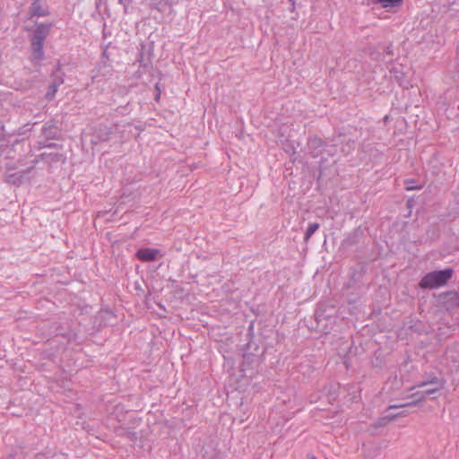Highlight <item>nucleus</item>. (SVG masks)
<instances>
[{"instance_id": "obj_1", "label": "nucleus", "mask_w": 459, "mask_h": 459, "mask_svg": "<svg viewBox=\"0 0 459 459\" xmlns=\"http://www.w3.org/2000/svg\"><path fill=\"white\" fill-rule=\"evenodd\" d=\"M452 276V269L431 272L421 279L420 287L422 289H438L445 286Z\"/></svg>"}, {"instance_id": "obj_2", "label": "nucleus", "mask_w": 459, "mask_h": 459, "mask_svg": "<svg viewBox=\"0 0 459 459\" xmlns=\"http://www.w3.org/2000/svg\"><path fill=\"white\" fill-rule=\"evenodd\" d=\"M401 2H374L372 11L380 19H386L396 11Z\"/></svg>"}, {"instance_id": "obj_3", "label": "nucleus", "mask_w": 459, "mask_h": 459, "mask_svg": "<svg viewBox=\"0 0 459 459\" xmlns=\"http://www.w3.org/2000/svg\"><path fill=\"white\" fill-rule=\"evenodd\" d=\"M159 254L160 250L156 248H142L136 252L135 256L143 262H149L155 260Z\"/></svg>"}, {"instance_id": "obj_4", "label": "nucleus", "mask_w": 459, "mask_h": 459, "mask_svg": "<svg viewBox=\"0 0 459 459\" xmlns=\"http://www.w3.org/2000/svg\"><path fill=\"white\" fill-rule=\"evenodd\" d=\"M429 384L435 385V387L425 389L422 392L420 401L424 400L425 396H427V395H432V394H435L436 393H437L439 390H441L444 387L445 383L437 378H433L429 382Z\"/></svg>"}, {"instance_id": "obj_5", "label": "nucleus", "mask_w": 459, "mask_h": 459, "mask_svg": "<svg viewBox=\"0 0 459 459\" xmlns=\"http://www.w3.org/2000/svg\"><path fill=\"white\" fill-rule=\"evenodd\" d=\"M49 30V27L47 25H38L34 31V35L31 40H36V42H40L43 44L45 38L47 37Z\"/></svg>"}, {"instance_id": "obj_6", "label": "nucleus", "mask_w": 459, "mask_h": 459, "mask_svg": "<svg viewBox=\"0 0 459 459\" xmlns=\"http://www.w3.org/2000/svg\"><path fill=\"white\" fill-rule=\"evenodd\" d=\"M31 47L33 51V57L35 59H41L43 56V44L40 42H36V40H31Z\"/></svg>"}, {"instance_id": "obj_7", "label": "nucleus", "mask_w": 459, "mask_h": 459, "mask_svg": "<svg viewBox=\"0 0 459 459\" xmlns=\"http://www.w3.org/2000/svg\"><path fill=\"white\" fill-rule=\"evenodd\" d=\"M319 229V224L315 222V223H311L308 225L307 229V231H306V234H305V238H304V240L306 242H307L310 238L312 237V235Z\"/></svg>"}, {"instance_id": "obj_8", "label": "nucleus", "mask_w": 459, "mask_h": 459, "mask_svg": "<svg viewBox=\"0 0 459 459\" xmlns=\"http://www.w3.org/2000/svg\"><path fill=\"white\" fill-rule=\"evenodd\" d=\"M421 186H408L407 189L408 190H412V189H420Z\"/></svg>"}, {"instance_id": "obj_9", "label": "nucleus", "mask_w": 459, "mask_h": 459, "mask_svg": "<svg viewBox=\"0 0 459 459\" xmlns=\"http://www.w3.org/2000/svg\"><path fill=\"white\" fill-rule=\"evenodd\" d=\"M57 89L56 87L53 88V92H52V97L55 95V93L56 92Z\"/></svg>"}, {"instance_id": "obj_10", "label": "nucleus", "mask_w": 459, "mask_h": 459, "mask_svg": "<svg viewBox=\"0 0 459 459\" xmlns=\"http://www.w3.org/2000/svg\"><path fill=\"white\" fill-rule=\"evenodd\" d=\"M427 384H428L427 382H423V383H422V384H420L419 386H425V385H427Z\"/></svg>"}, {"instance_id": "obj_11", "label": "nucleus", "mask_w": 459, "mask_h": 459, "mask_svg": "<svg viewBox=\"0 0 459 459\" xmlns=\"http://www.w3.org/2000/svg\"><path fill=\"white\" fill-rule=\"evenodd\" d=\"M402 407V405H394V406H391V408H400Z\"/></svg>"}, {"instance_id": "obj_12", "label": "nucleus", "mask_w": 459, "mask_h": 459, "mask_svg": "<svg viewBox=\"0 0 459 459\" xmlns=\"http://www.w3.org/2000/svg\"><path fill=\"white\" fill-rule=\"evenodd\" d=\"M37 15H43V13H36Z\"/></svg>"}, {"instance_id": "obj_13", "label": "nucleus", "mask_w": 459, "mask_h": 459, "mask_svg": "<svg viewBox=\"0 0 459 459\" xmlns=\"http://www.w3.org/2000/svg\"><path fill=\"white\" fill-rule=\"evenodd\" d=\"M33 11H36L35 4H33Z\"/></svg>"}]
</instances>
